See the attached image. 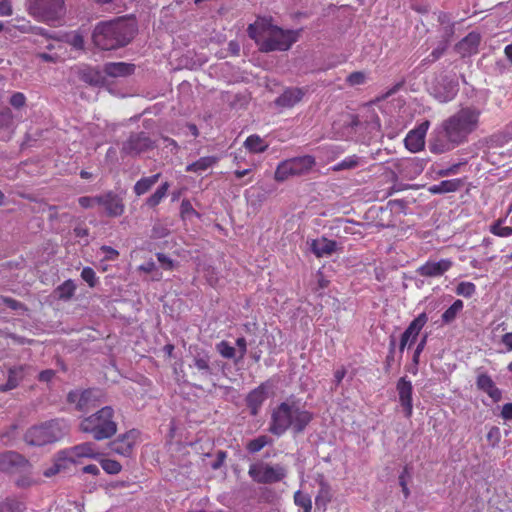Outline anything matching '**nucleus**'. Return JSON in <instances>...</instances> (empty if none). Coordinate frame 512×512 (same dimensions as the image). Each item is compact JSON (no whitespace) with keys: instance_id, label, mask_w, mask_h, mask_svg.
<instances>
[{"instance_id":"12","label":"nucleus","mask_w":512,"mask_h":512,"mask_svg":"<svg viewBox=\"0 0 512 512\" xmlns=\"http://www.w3.org/2000/svg\"><path fill=\"white\" fill-rule=\"evenodd\" d=\"M29 462L20 454L12 451L0 454V470L8 473H29Z\"/></svg>"},{"instance_id":"38","label":"nucleus","mask_w":512,"mask_h":512,"mask_svg":"<svg viewBox=\"0 0 512 512\" xmlns=\"http://www.w3.org/2000/svg\"><path fill=\"white\" fill-rule=\"evenodd\" d=\"M63 42L68 43L76 50H81L84 47L83 36L78 32H71L64 36Z\"/></svg>"},{"instance_id":"22","label":"nucleus","mask_w":512,"mask_h":512,"mask_svg":"<svg viewBox=\"0 0 512 512\" xmlns=\"http://www.w3.org/2000/svg\"><path fill=\"white\" fill-rule=\"evenodd\" d=\"M477 387L487 393L489 397L497 402L501 399V391L496 387L494 381L485 373H481L477 377Z\"/></svg>"},{"instance_id":"36","label":"nucleus","mask_w":512,"mask_h":512,"mask_svg":"<svg viewBox=\"0 0 512 512\" xmlns=\"http://www.w3.org/2000/svg\"><path fill=\"white\" fill-rule=\"evenodd\" d=\"M24 509V504L18 500L7 499L0 503V512H23Z\"/></svg>"},{"instance_id":"19","label":"nucleus","mask_w":512,"mask_h":512,"mask_svg":"<svg viewBox=\"0 0 512 512\" xmlns=\"http://www.w3.org/2000/svg\"><path fill=\"white\" fill-rule=\"evenodd\" d=\"M100 205L105 208L107 215L111 217L120 216L124 212L122 199L113 193L100 196Z\"/></svg>"},{"instance_id":"1","label":"nucleus","mask_w":512,"mask_h":512,"mask_svg":"<svg viewBox=\"0 0 512 512\" xmlns=\"http://www.w3.org/2000/svg\"><path fill=\"white\" fill-rule=\"evenodd\" d=\"M481 111L475 107H463L445 121L441 128L446 143H433L430 150L433 153H443L468 140V136L477 130Z\"/></svg>"},{"instance_id":"31","label":"nucleus","mask_w":512,"mask_h":512,"mask_svg":"<svg viewBox=\"0 0 512 512\" xmlns=\"http://www.w3.org/2000/svg\"><path fill=\"white\" fill-rule=\"evenodd\" d=\"M331 499L332 491L329 484H327L325 481H321L318 495L315 498V503L317 507H322L323 510H325L327 504L331 501Z\"/></svg>"},{"instance_id":"40","label":"nucleus","mask_w":512,"mask_h":512,"mask_svg":"<svg viewBox=\"0 0 512 512\" xmlns=\"http://www.w3.org/2000/svg\"><path fill=\"white\" fill-rule=\"evenodd\" d=\"M76 285L72 280L65 281L62 285H60L57 289L59 298L69 299L75 292Z\"/></svg>"},{"instance_id":"35","label":"nucleus","mask_w":512,"mask_h":512,"mask_svg":"<svg viewBox=\"0 0 512 512\" xmlns=\"http://www.w3.org/2000/svg\"><path fill=\"white\" fill-rule=\"evenodd\" d=\"M168 189H169V184L167 182L163 183L147 199V205L150 206V207H154V206L158 205L162 201V199L166 196Z\"/></svg>"},{"instance_id":"20","label":"nucleus","mask_w":512,"mask_h":512,"mask_svg":"<svg viewBox=\"0 0 512 512\" xmlns=\"http://www.w3.org/2000/svg\"><path fill=\"white\" fill-rule=\"evenodd\" d=\"M307 90L302 88L286 89L277 99L276 104L283 108H291L299 103Z\"/></svg>"},{"instance_id":"55","label":"nucleus","mask_w":512,"mask_h":512,"mask_svg":"<svg viewBox=\"0 0 512 512\" xmlns=\"http://www.w3.org/2000/svg\"><path fill=\"white\" fill-rule=\"evenodd\" d=\"M67 400L69 403L75 404L76 408L79 410V400H81V391H71L67 396Z\"/></svg>"},{"instance_id":"16","label":"nucleus","mask_w":512,"mask_h":512,"mask_svg":"<svg viewBox=\"0 0 512 512\" xmlns=\"http://www.w3.org/2000/svg\"><path fill=\"white\" fill-rule=\"evenodd\" d=\"M453 265L450 259L429 260L417 268V274L424 277H440Z\"/></svg>"},{"instance_id":"3","label":"nucleus","mask_w":512,"mask_h":512,"mask_svg":"<svg viewBox=\"0 0 512 512\" xmlns=\"http://www.w3.org/2000/svg\"><path fill=\"white\" fill-rule=\"evenodd\" d=\"M136 25L133 20L117 18L100 22L93 31L94 44L103 50L116 49L126 45L133 37Z\"/></svg>"},{"instance_id":"44","label":"nucleus","mask_w":512,"mask_h":512,"mask_svg":"<svg viewBox=\"0 0 512 512\" xmlns=\"http://www.w3.org/2000/svg\"><path fill=\"white\" fill-rule=\"evenodd\" d=\"M81 278L87 282L90 287H94L97 283V277L94 270L90 267L83 268Z\"/></svg>"},{"instance_id":"11","label":"nucleus","mask_w":512,"mask_h":512,"mask_svg":"<svg viewBox=\"0 0 512 512\" xmlns=\"http://www.w3.org/2000/svg\"><path fill=\"white\" fill-rule=\"evenodd\" d=\"M248 473L258 483H274L286 476L284 467L280 465L271 466L262 462L250 465Z\"/></svg>"},{"instance_id":"2","label":"nucleus","mask_w":512,"mask_h":512,"mask_svg":"<svg viewBox=\"0 0 512 512\" xmlns=\"http://www.w3.org/2000/svg\"><path fill=\"white\" fill-rule=\"evenodd\" d=\"M249 36L261 51H286L298 40L299 32L283 30L273 25L270 19L259 18L248 27Z\"/></svg>"},{"instance_id":"15","label":"nucleus","mask_w":512,"mask_h":512,"mask_svg":"<svg viewBox=\"0 0 512 512\" xmlns=\"http://www.w3.org/2000/svg\"><path fill=\"white\" fill-rule=\"evenodd\" d=\"M139 439V432L137 430H130L124 435L118 437L111 443V449L113 452L122 455L129 456L132 453L133 448Z\"/></svg>"},{"instance_id":"53","label":"nucleus","mask_w":512,"mask_h":512,"mask_svg":"<svg viewBox=\"0 0 512 512\" xmlns=\"http://www.w3.org/2000/svg\"><path fill=\"white\" fill-rule=\"evenodd\" d=\"M12 14V5L9 0L0 1V15L10 16Z\"/></svg>"},{"instance_id":"54","label":"nucleus","mask_w":512,"mask_h":512,"mask_svg":"<svg viewBox=\"0 0 512 512\" xmlns=\"http://www.w3.org/2000/svg\"><path fill=\"white\" fill-rule=\"evenodd\" d=\"M0 304H3L13 310H17L21 306V304L16 300L2 296H0Z\"/></svg>"},{"instance_id":"59","label":"nucleus","mask_w":512,"mask_h":512,"mask_svg":"<svg viewBox=\"0 0 512 512\" xmlns=\"http://www.w3.org/2000/svg\"><path fill=\"white\" fill-rule=\"evenodd\" d=\"M501 416L505 420H512V403H507L503 406Z\"/></svg>"},{"instance_id":"17","label":"nucleus","mask_w":512,"mask_h":512,"mask_svg":"<svg viewBox=\"0 0 512 512\" xmlns=\"http://www.w3.org/2000/svg\"><path fill=\"white\" fill-rule=\"evenodd\" d=\"M457 91V84L447 79H442L430 88L431 95L441 103L451 101L456 96Z\"/></svg>"},{"instance_id":"5","label":"nucleus","mask_w":512,"mask_h":512,"mask_svg":"<svg viewBox=\"0 0 512 512\" xmlns=\"http://www.w3.org/2000/svg\"><path fill=\"white\" fill-rule=\"evenodd\" d=\"M80 430L91 434L98 441L111 438L117 432L113 408L105 406L97 412L84 417L80 422Z\"/></svg>"},{"instance_id":"41","label":"nucleus","mask_w":512,"mask_h":512,"mask_svg":"<svg viewBox=\"0 0 512 512\" xmlns=\"http://www.w3.org/2000/svg\"><path fill=\"white\" fill-rule=\"evenodd\" d=\"M476 286L472 282H460L456 288V293L460 296L470 298L474 295Z\"/></svg>"},{"instance_id":"49","label":"nucleus","mask_w":512,"mask_h":512,"mask_svg":"<svg viewBox=\"0 0 512 512\" xmlns=\"http://www.w3.org/2000/svg\"><path fill=\"white\" fill-rule=\"evenodd\" d=\"M79 204L83 208H93L97 205H100V196L99 197H81V198H79Z\"/></svg>"},{"instance_id":"64","label":"nucleus","mask_w":512,"mask_h":512,"mask_svg":"<svg viewBox=\"0 0 512 512\" xmlns=\"http://www.w3.org/2000/svg\"><path fill=\"white\" fill-rule=\"evenodd\" d=\"M54 376V372L53 370H45V371H42L40 374H39V379L41 381H50Z\"/></svg>"},{"instance_id":"56","label":"nucleus","mask_w":512,"mask_h":512,"mask_svg":"<svg viewBox=\"0 0 512 512\" xmlns=\"http://www.w3.org/2000/svg\"><path fill=\"white\" fill-rule=\"evenodd\" d=\"M181 213L183 216H189L190 214H196L191 203L188 200H183L181 203Z\"/></svg>"},{"instance_id":"10","label":"nucleus","mask_w":512,"mask_h":512,"mask_svg":"<svg viewBox=\"0 0 512 512\" xmlns=\"http://www.w3.org/2000/svg\"><path fill=\"white\" fill-rule=\"evenodd\" d=\"M134 70V66L123 62L108 63L104 66L103 73L88 69L84 73V80L92 85H102L106 82V76L108 77H124L130 75Z\"/></svg>"},{"instance_id":"30","label":"nucleus","mask_w":512,"mask_h":512,"mask_svg":"<svg viewBox=\"0 0 512 512\" xmlns=\"http://www.w3.org/2000/svg\"><path fill=\"white\" fill-rule=\"evenodd\" d=\"M160 178V174H155L149 177H143L138 180L134 185V192L136 195L141 196L154 186Z\"/></svg>"},{"instance_id":"50","label":"nucleus","mask_w":512,"mask_h":512,"mask_svg":"<svg viewBox=\"0 0 512 512\" xmlns=\"http://www.w3.org/2000/svg\"><path fill=\"white\" fill-rule=\"evenodd\" d=\"M100 250L104 260H115L118 256V252L111 247L103 246Z\"/></svg>"},{"instance_id":"24","label":"nucleus","mask_w":512,"mask_h":512,"mask_svg":"<svg viewBox=\"0 0 512 512\" xmlns=\"http://www.w3.org/2000/svg\"><path fill=\"white\" fill-rule=\"evenodd\" d=\"M267 398L266 387L264 385L259 386L249 393L247 397V405L253 415L258 413L259 408Z\"/></svg>"},{"instance_id":"33","label":"nucleus","mask_w":512,"mask_h":512,"mask_svg":"<svg viewBox=\"0 0 512 512\" xmlns=\"http://www.w3.org/2000/svg\"><path fill=\"white\" fill-rule=\"evenodd\" d=\"M463 307L464 303L462 300H455L453 304L448 309H446L442 314V321L445 324L452 323L456 319L458 314L463 310Z\"/></svg>"},{"instance_id":"58","label":"nucleus","mask_w":512,"mask_h":512,"mask_svg":"<svg viewBox=\"0 0 512 512\" xmlns=\"http://www.w3.org/2000/svg\"><path fill=\"white\" fill-rule=\"evenodd\" d=\"M50 36H48L47 38V45H46V48L48 50H59L62 46V40H59V39H54V40H50L49 39Z\"/></svg>"},{"instance_id":"62","label":"nucleus","mask_w":512,"mask_h":512,"mask_svg":"<svg viewBox=\"0 0 512 512\" xmlns=\"http://www.w3.org/2000/svg\"><path fill=\"white\" fill-rule=\"evenodd\" d=\"M399 483H400V486L402 488L403 495L407 499L410 496V490L408 488V485H407V482H406V479H405L404 475H401L399 477Z\"/></svg>"},{"instance_id":"25","label":"nucleus","mask_w":512,"mask_h":512,"mask_svg":"<svg viewBox=\"0 0 512 512\" xmlns=\"http://www.w3.org/2000/svg\"><path fill=\"white\" fill-rule=\"evenodd\" d=\"M150 145L151 141L145 135H134L124 145V150L127 153H141L148 149Z\"/></svg>"},{"instance_id":"32","label":"nucleus","mask_w":512,"mask_h":512,"mask_svg":"<svg viewBox=\"0 0 512 512\" xmlns=\"http://www.w3.org/2000/svg\"><path fill=\"white\" fill-rule=\"evenodd\" d=\"M244 146L252 153H261L267 149L268 144L258 135H251L245 140Z\"/></svg>"},{"instance_id":"34","label":"nucleus","mask_w":512,"mask_h":512,"mask_svg":"<svg viewBox=\"0 0 512 512\" xmlns=\"http://www.w3.org/2000/svg\"><path fill=\"white\" fill-rule=\"evenodd\" d=\"M271 443V439L266 435H261L253 440H250L246 448L251 453L259 452L262 448H264L266 445Z\"/></svg>"},{"instance_id":"21","label":"nucleus","mask_w":512,"mask_h":512,"mask_svg":"<svg viewBox=\"0 0 512 512\" xmlns=\"http://www.w3.org/2000/svg\"><path fill=\"white\" fill-rule=\"evenodd\" d=\"M309 246L311 251L317 257H327L332 255L336 251L337 244L335 241L329 240L327 238H318L311 240L309 242Z\"/></svg>"},{"instance_id":"57","label":"nucleus","mask_w":512,"mask_h":512,"mask_svg":"<svg viewBox=\"0 0 512 512\" xmlns=\"http://www.w3.org/2000/svg\"><path fill=\"white\" fill-rule=\"evenodd\" d=\"M38 56L42 60L47 61V62H55L61 57V55L57 52L52 53V54L43 52V53H39Z\"/></svg>"},{"instance_id":"39","label":"nucleus","mask_w":512,"mask_h":512,"mask_svg":"<svg viewBox=\"0 0 512 512\" xmlns=\"http://www.w3.org/2000/svg\"><path fill=\"white\" fill-rule=\"evenodd\" d=\"M359 165V158L355 155L346 157L341 162L332 167L333 171L349 170Z\"/></svg>"},{"instance_id":"52","label":"nucleus","mask_w":512,"mask_h":512,"mask_svg":"<svg viewBox=\"0 0 512 512\" xmlns=\"http://www.w3.org/2000/svg\"><path fill=\"white\" fill-rule=\"evenodd\" d=\"M25 96L22 93H15L10 98V104L15 108H20L25 104Z\"/></svg>"},{"instance_id":"47","label":"nucleus","mask_w":512,"mask_h":512,"mask_svg":"<svg viewBox=\"0 0 512 512\" xmlns=\"http://www.w3.org/2000/svg\"><path fill=\"white\" fill-rule=\"evenodd\" d=\"M487 440L491 446L495 447L498 445L501 439L500 429L496 426H492L487 433Z\"/></svg>"},{"instance_id":"60","label":"nucleus","mask_w":512,"mask_h":512,"mask_svg":"<svg viewBox=\"0 0 512 512\" xmlns=\"http://www.w3.org/2000/svg\"><path fill=\"white\" fill-rule=\"evenodd\" d=\"M236 344L239 348V358H243L246 354L247 346H246V340L243 337H240L237 339Z\"/></svg>"},{"instance_id":"63","label":"nucleus","mask_w":512,"mask_h":512,"mask_svg":"<svg viewBox=\"0 0 512 512\" xmlns=\"http://www.w3.org/2000/svg\"><path fill=\"white\" fill-rule=\"evenodd\" d=\"M502 343L506 346L507 350L512 351V332L505 333L502 336Z\"/></svg>"},{"instance_id":"14","label":"nucleus","mask_w":512,"mask_h":512,"mask_svg":"<svg viewBox=\"0 0 512 512\" xmlns=\"http://www.w3.org/2000/svg\"><path fill=\"white\" fill-rule=\"evenodd\" d=\"M429 121H424L417 128L411 130L405 137V147L412 153L421 151L425 145V135L429 129Z\"/></svg>"},{"instance_id":"45","label":"nucleus","mask_w":512,"mask_h":512,"mask_svg":"<svg viewBox=\"0 0 512 512\" xmlns=\"http://www.w3.org/2000/svg\"><path fill=\"white\" fill-rule=\"evenodd\" d=\"M491 232L499 237H508L512 235V227L502 226L500 222L491 227Z\"/></svg>"},{"instance_id":"7","label":"nucleus","mask_w":512,"mask_h":512,"mask_svg":"<svg viewBox=\"0 0 512 512\" xmlns=\"http://www.w3.org/2000/svg\"><path fill=\"white\" fill-rule=\"evenodd\" d=\"M66 431L64 421L53 420L31 427L25 434V441L30 445L42 446L61 439Z\"/></svg>"},{"instance_id":"8","label":"nucleus","mask_w":512,"mask_h":512,"mask_svg":"<svg viewBox=\"0 0 512 512\" xmlns=\"http://www.w3.org/2000/svg\"><path fill=\"white\" fill-rule=\"evenodd\" d=\"M315 165V158L310 155L300 156L282 161L276 168L274 178L285 181L291 176L308 173Z\"/></svg>"},{"instance_id":"43","label":"nucleus","mask_w":512,"mask_h":512,"mask_svg":"<svg viewBox=\"0 0 512 512\" xmlns=\"http://www.w3.org/2000/svg\"><path fill=\"white\" fill-rule=\"evenodd\" d=\"M101 467L108 474H117L121 471V465L119 462L112 459H101Z\"/></svg>"},{"instance_id":"37","label":"nucleus","mask_w":512,"mask_h":512,"mask_svg":"<svg viewBox=\"0 0 512 512\" xmlns=\"http://www.w3.org/2000/svg\"><path fill=\"white\" fill-rule=\"evenodd\" d=\"M294 502L297 506L303 509V512H311L312 502L309 495L297 491L294 495Z\"/></svg>"},{"instance_id":"48","label":"nucleus","mask_w":512,"mask_h":512,"mask_svg":"<svg viewBox=\"0 0 512 512\" xmlns=\"http://www.w3.org/2000/svg\"><path fill=\"white\" fill-rule=\"evenodd\" d=\"M193 366L199 371L208 372L210 370L209 358L204 356H198L193 361Z\"/></svg>"},{"instance_id":"46","label":"nucleus","mask_w":512,"mask_h":512,"mask_svg":"<svg viewBox=\"0 0 512 512\" xmlns=\"http://www.w3.org/2000/svg\"><path fill=\"white\" fill-rule=\"evenodd\" d=\"M366 74L364 72H361V71H357V72H353L351 73L348 78H347V82L352 85V86H355V85H361V84H364L366 82Z\"/></svg>"},{"instance_id":"18","label":"nucleus","mask_w":512,"mask_h":512,"mask_svg":"<svg viewBox=\"0 0 512 512\" xmlns=\"http://www.w3.org/2000/svg\"><path fill=\"white\" fill-rule=\"evenodd\" d=\"M397 392L399 396V402L404 410V414L407 418H410L413 413L412 403V392L413 386L411 381L407 380L406 377H402L397 382Z\"/></svg>"},{"instance_id":"61","label":"nucleus","mask_w":512,"mask_h":512,"mask_svg":"<svg viewBox=\"0 0 512 512\" xmlns=\"http://www.w3.org/2000/svg\"><path fill=\"white\" fill-rule=\"evenodd\" d=\"M426 341H427V335H424L422 340L420 341V343L417 345L416 350L414 352V361L415 362L418 361V357L421 354V352L423 351V349L426 345Z\"/></svg>"},{"instance_id":"13","label":"nucleus","mask_w":512,"mask_h":512,"mask_svg":"<svg viewBox=\"0 0 512 512\" xmlns=\"http://www.w3.org/2000/svg\"><path fill=\"white\" fill-rule=\"evenodd\" d=\"M428 317L426 313L419 314L407 327L400 339L399 349L402 352L406 347H410L415 343L420 331L427 323Z\"/></svg>"},{"instance_id":"42","label":"nucleus","mask_w":512,"mask_h":512,"mask_svg":"<svg viewBox=\"0 0 512 512\" xmlns=\"http://www.w3.org/2000/svg\"><path fill=\"white\" fill-rule=\"evenodd\" d=\"M216 349L222 357L227 359L234 358L236 355L235 348L226 341L219 342L216 346Z\"/></svg>"},{"instance_id":"6","label":"nucleus","mask_w":512,"mask_h":512,"mask_svg":"<svg viewBox=\"0 0 512 512\" xmlns=\"http://www.w3.org/2000/svg\"><path fill=\"white\" fill-rule=\"evenodd\" d=\"M99 452L95 444L91 442L82 443L65 449L58 453L55 463L52 468L44 472L46 477H51L56 473L69 468L70 465H76L83 462L84 459H96Z\"/></svg>"},{"instance_id":"9","label":"nucleus","mask_w":512,"mask_h":512,"mask_svg":"<svg viewBox=\"0 0 512 512\" xmlns=\"http://www.w3.org/2000/svg\"><path fill=\"white\" fill-rule=\"evenodd\" d=\"M31 11L39 20L54 25L64 15V0H34Z\"/></svg>"},{"instance_id":"28","label":"nucleus","mask_w":512,"mask_h":512,"mask_svg":"<svg viewBox=\"0 0 512 512\" xmlns=\"http://www.w3.org/2000/svg\"><path fill=\"white\" fill-rule=\"evenodd\" d=\"M461 184V180L459 179L444 180L438 184L430 186L429 191L433 194L454 192L460 188Z\"/></svg>"},{"instance_id":"27","label":"nucleus","mask_w":512,"mask_h":512,"mask_svg":"<svg viewBox=\"0 0 512 512\" xmlns=\"http://www.w3.org/2000/svg\"><path fill=\"white\" fill-rule=\"evenodd\" d=\"M217 161L218 158L214 156L201 157L199 160L187 165L186 171L201 174L211 168Z\"/></svg>"},{"instance_id":"23","label":"nucleus","mask_w":512,"mask_h":512,"mask_svg":"<svg viewBox=\"0 0 512 512\" xmlns=\"http://www.w3.org/2000/svg\"><path fill=\"white\" fill-rule=\"evenodd\" d=\"M480 43V35L476 32L469 33L457 45V50L462 56H468L477 52Z\"/></svg>"},{"instance_id":"4","label":"nucleus","mask_w":512,"mask_h":512,"mask_svg":"<svg viewBox=\"0 0 512 512\" xmlns=\"http://www.w3.org/2000/svg\"><path fill=\"white\" fill-rule=\"evenodd\" d=\"M312 420V414L296 402H282L273 409L269 431L277 436L288 429L295 433L302 432Z\"/></svg>"},{"instance_id":"26","label":"nucleus","mask_w":512,"mask_h":512,"mask_svg":"<svg viewBox=\"0 0 512 512\" xmlns=\"http://www.w3.org/2000/svg\"><path fill=\"white\" fill-rule=\"evenodd\" d=\"M102 392L97 389H87L81 391V400H79V410H86L102 401Z\"/></svg>"},{"instance_id":"51","label":"nucleus","mask_w":512,"mask_h":512,"mask_svg":"<svg viewBox=\"0 0 512 512\" xmlns=\"http://www.w3.org/2000/svg\"><path fill=\"white\" fill-rule=\"evenodd\" d=\"M157 259L163 268L171 270L174 268V261L162 253L157 254Z\"/></svg>"},{"instance_id":"29","label":"nucleus","mask_w":512,"mask_h":512,"mask_svg":"<svg viewBox=\"0 0 512 512\" xmlns=\"http://www.w3.org/2000/svg\"><path fill=\"white\" fill-rule=\"evenodd\" d=\"M23 375V368L21 366L9 369L7 383L0 385V391H8L17 387Z\"/></svg>"}]
</instances>
